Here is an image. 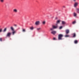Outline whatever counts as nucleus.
I'll use <instances>...</instances> for the list:
<instances>
[{
  "label": "nucleus",
  "instance_id": "nucleus-1",
  "mask_svg": "<svg viewBox=\"0 0 79 79\" xmlns=\"http://www.w3.org/2000/svg\"><path fill=\"white\" fill-rule=\"evenodd\" d=\"M63 37V34H59L58 35V40H62V37Z\"/></svg>",
  "mask_w": 79,
  "mask_h": 79
},
{
  "label": "nucleus",
  "instance_id": "nucleus-2",
  "mask_svg": "<svg viewBox=\"0 0 79 79\" xmlns=\"http://www.w3.org/2000/svg\"><path fill=\"white\" fill-rule=\"evenodd\" d=\"M58 26L57 25L55 26V25H52V28H50V31H53V29H57L58 28Z\"/></svg>",
  "mask_w": 79,
  "mask_h": 79
},
{
  "label": "nucleus",
  "instance_id": "nucleus-3",
  "mask_svg": "<svg viewBox=\"0 0 79 79\" xmlns=\"http://www.w3.org/2000/svg\"><path fill=\"white\" fill-rule=\"evenodd\" d=\"M40 21H36L35 23V24L36 26H38V25H39V24H40Z\"/></svg>",
  "mask_w": 79,
  "mask_h": 79
},
{
  "label": "nucleus",
  "instance_id": "nucleus-4",
  "mask_svg": "<svg viewBox=\"0 0 79 79\" xmlns=\"http://www.w3.org/2000/svg\"><path fill=\"white\" fill-rule=\"evenodd\" d=\"M11 35V33L9 32L7 33L6 35V37H10Z\"/></svg>",
  "mask_w": 79,
  "mask_h": 79
},
{
  "label": "nucleus",
  "instance_id": "nucleus-5",
  "mask_svg": "<svg viewBox=\"0 0 79 79\" xmlns=\"http://www.w3.org/2000/svg\"><path fill=\"white\" fill-rule=\"evenodd\" d=\"M51 34H53V35H55L56 33V31H53L51 32Z\"/></svg>",
  "mask_w": 79,
  "mask_h": 79
},
{
  "label": "nucleus",
  "instance_id": "nucleus-6",
  "mask_svg": "<svg viewBox=\"0 0 79 79\" xmlns=\"http://www.w3.org/2000/svg\"><path fill=\"white\" fill-rule=\"evenodd\" d=\"M13 11L14 13H18V10H17V9H14L13 10Z\"/></svg>",
  "mask_w": 79,
  "mask_h": 79
},
{
  "label": "nucleus",
  "instance_id": "nucleus-7",
  "mask_svg": "<svg viewBox=\"0 0 79 79\" xmlns=\"http://www.w3.org/2000/svg\"><path fill=\"white\" fill-rule=\"evenodd\" d=\"M65 33L66 34H68L69 33V30L68 29L66 30L65 31Z\"/></svg>",
  "mask_w": 79,
  "mask_h": 79
},
{
  "label": "nucleus",
  "instance_id": "nucleus-8",
  "mask_svg": "<svg viewBox=\"0 0 79 79\" xmlns=\"http://www.w3.org/2000/svg\"><path fill=\"white\" fill-rule=\"evenodd\" d=\"M77 5H78V3L75 2L74 5V7H76L77 6Z\"/></svg>",
  "mask_w": 79,
  "mask_h": 79
},
{
  "label": "nucleus",
  "instance_id": "nucleus-9",
  "mask_svg": "<svg viewBox=\"0 0 79 79\" xmlns=\"http://www.w3.org/2000/svg\"><path fill=\"white\" fill-rule=\"evenodd\" d=\"M10 29L11 30V31H15V30H14V28H13V27H10Z\"/></svg>",
  "mask_w": 79,
  "mask_h": 79
},
{
  "label": "nucleus",
  "instance_id": "nucleus-10",
  "mask_svg": "<svg viewBox=\"0 0 79 79\" xmlns=\"http://www.w3.org/2000/svg\"><path fill=\"white\" fill-rule=\"evenodd\" d=\"M62 24L63 25L65 24H66V22H65V21H62Z\"/></svg>",
  "mask_w": 79,
  "mask_h": 79
},
{
  "label": "nucleus",
  "instance_id": "nucleus-11",
  "mask_svg": "<svg viewBox=\"0 0 79 79\" xmlns=\"http://www.w3.org/2000/svg\"><path fill=\"white\" fill-rule=\"evenodd\" d=\"M76 11L77 13H79V8H77L76 9Z\"/></svg>",
  "mask_w": 79,
  "mask_h": 79
},
{
  "label": "nucleus",
  "instance_id": "nucleus-12",
  "mask_svg": "<svg viewBox=\"0 0 79 79\" xmlns=\"http://www.w3.org/2000/svg\"><path fill=\"white\" fill-rule=\"evenodd\" d=\"M74 43L75 44H77V43H78V41L77 40H75L74 41Z\"/></svg>",
  "mask_w": 79,
  "mask_h": 79
},
{
  "label": "nucleus",
  "instance_id": "nucleus-13",
  "mask_svg": "<svg viewBox=\"0 0 79 79\" xmlns=\"http://www.w3.org/2000/svg\"><path fill=\"white\" fill-rule=\"evenodd\" d=\"M77 15V14H76V13L74 12L73 13L74 16L76 17V16Z\"/></svg>",
  "mask_w": 79,
  "mask_h": 79
},
{
  "label": "nucleus",
  "instance_id": "nucleus-14",
  "mask_svg": "<svg viewBox=\"0 0 79 79\" xmlns=\"http://www.w3.org/2000/svg\"><path fill=\"white\" fill-rule=\"evenodd\" d=\"M76 23V21H74L72 22L73 24H74Z\"/></svg>",
  "mask_w": 79,
  "mask_h": 79
},
{
  "label": "nucleus",
  "instance_id": "nucleus-15",
  "mask_svg": "<svg viewBox=\"0 0 79 79\" xmlns=\"http://www.w3.org/2000/svg\"><path fill=\"white\" fill-rule=\"evenodd\" d=\"M73 37H76V33H74L73 34Z\"/></svg>",
  "mask_w": 79,
  "mask_h": 79
},
{
  "label": "nucleus",
  "instance_id": "nucleus-16",
  "mask_svg": "<svg viewBox=\"0 0 79 79\" xmlns=\"http://www.w3.org/2000/svg\"><path fill=\"white\" fill-rule=\"evenodd\" d=\"M65 37H69V35H66L64 36Z\"/></svg>",
  "mask_w": 79,
  "mask_h": 79
},
{
  "label": "nucleus",
  "instance_id": "nucleus-17",
  "mask_svg": "<svg viewBox=\"0 0 79 79\" xmlns=\"http://www.w3.org/2000/svg\"><path fill=\"white\" fill-rule=\"evenodd\" d=\"M30 29L31 30H33L34 29V27H30Z\"/></svg>",
  "mask_w": 79,
  "mask_h": 79
},
{
  "label": "nucleus",
  "instance_id": "nucleus-18",
  "mask_svg": "<svg viewBox=\"0 0 79 79\" xmlns=\"http://www.w3.org/2000/svg\"><path fill=\"white\" fill-rule=\"evenodd\" d=\"M0 2L1 3H3L4 2V0H0Z\"/></svg>",
  "mask_w": 79,
  "mask_h": 79
},
{
  "label": "nucleus",
  "instance_id": "nucleus-19",
  "mask_svg": "<svg viewBox=\"0 0 79 79\" xmlns=\"http://www.w3.org/2000/svg\"><path fill=\"white\" fill-rule=\"evenodd\" d=\"M40 29H41V28H37V31H40Z\"/></svg>",
  "mask_w": 79,
  "mask_h": 79
},
{
  "label": "nucleus",
  "instance_id": "nucleus-20",
  "mask_svg": "<svg viewBox=\"0 0 79 79\" xmlns=\"http://www.w3.org/2000/svg\"><path fill=\"white\" fill-rule=\"evenodd\" d=\"M15 33V30H14V31H13V32H12L13 35H14Z\"/></svg>",
  "mask_w": 79,
  "mask_h": 79
},
{
  "label": "nucleus",
  "instance_id": "nucleus-21",
  "mask_svg": "<svg viewBox=\"0 0 79 79\" xmlns=\"http://www.w3.org/2000/svg\"><path fill=\"white\" fill-rule=\"evenodd\" d=\"M6 28H5L3 30V32H6Z\"/></svg>",
  "mask_w": 79,
  "mask_h": 79
},
{
  "label": "nucleus",
  "instance_id": "nucleus-22",
  "mask_svg": "<svg viewBox=\"0 0 79 79\" xmlns=\"http://www.w3.org/2000/svg\"><path fill=\"white\" fill-rule=\"evenodd\" d=\"M60 20H57V23H60Z\"/></svg>",
  "mask_w": 79,
  "mask_h": 79
},
{
  "label": "nucleus",
  "instance_id": "nucleus-23",
  "mask_svg": "<svg viewBox=\"0 0 79 79\" xmlns=\"http://www.w3.org/2000/svg\"><path fill=\"white\" fill-rule=\"evenodd\" d=\"M42 23L43 24H45V21H44Z\"/></svg>",
  "mask_w": 79,
  "mask_h": 79
},
{
  "label": "nucleus",
  "instance_id": "nucleus-24",
  "mask_svg": "<svg viewBox=\"0 0 79 79\" xmlns=\"http://www.w3.org/2000/svg\"><path fill=\"white\" fill-rule=\"evenodd\" d=\"M22 31L23 32H26V30H25V29H23Z\"/></svg>",
  "mask_w": 79,
  "mask_h": 79
},
{
  "label": "nucleus",
  "instance_id": "nucleus-25",
  "mask_svg": "<svg viewBox=\"0 0 79 79\" xmlns=\"http://www.w3.org/2000/svg\"><path fill=\"white\" fill-rule=\"evenodd\" d=\"M62 26L60 27L59 28V29H62Z\"/></svg>",
  "mask_w": 79,
  "mask_h": 79
},
{
  "label": "nucleus",
  "instance_id": "nucleus-26",
  "mask_svg": "<svg viewBox=\"0 0 79 79\" xmlns=\"http://www.w3.org/2000/svg\"><path fill=\"white\" fill-rule=\"evenodd\" d=\"M2 29H0V32H2Z\"/></svg>",
  "mask_w": 79,
  "mask_h": 79
},
{
  "label": "nucleus",
  "instance_id": "nucleus-27",
  "mask_svg": "<svg viewBox=\"0 0 79 79\" xmlns=\"http://www.w3.org/2000/svg\"><path fill=\"white\" fill-rule=\"evenodd\" d=\"M0 41H2V38H0Z\"/></svg>",
  "mask_w": 79,
  "mask_h": 79
},
{
  "label": "nucleus",
  "instance_id": "nucleus-28",
  "mask_svg": "<svg viewBox=\"0 0 79 79\" xmlns=\"http://www.w3.org/2000/svg\"><path fill=\"white\" fill-rule=\"evenodd\" d=\"M53 40H56V38H53Z\"/></svg>",
  "mask_w": 79,
  "mask_h": 79
},
{
  "label": "nucleus",
  "instance_id": "nucleus-29",
  "mask_svg": "<svg viewBox=\"0 0 79 79\" xmlns=\"http://www.w3.org/2000/svg\"><path fill=\"white\" fill-rule=\"evenodd\" d=\"M14 26H15V27H16V26H17V25H15Z\"/></svg>",
  "mask_w": 79,
  "mask_h": 79
},
{
  "label": "nucleus",
  "instance_id": "nucleus-30",
  "mask_svg": "<svg viewBox=\"0 0 79 79\" xmlns=\"http://www.w3.org/2000/svg\"><path fill=\"white\" fill-rule=\"evenodd\" d=\"M74 2H76V0H73Z\"/></svg>",
  "mask_w": 79,
  "mask_h": 79
},
{
  "label": "nucleus",
  "instance_id": "nucleus-31",
  "mask_svg": "<svg viewBox=\"0 0 79 79\" xmlns=\"http://www.w3.org/2000/svg\"><path fill=\"white\" fill-rule=\"evenodd\" d=\"M63 7L64 8H65V6H63Z\"/></svg>",
  "mask_w": 79,
  "mask_h": 79
}]
</instances>
